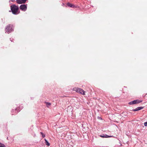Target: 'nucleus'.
Returning <instances> with one entry per match:
<instances>
[{
  "instance_id": "obj_1",
  "label": "nucleus",
  "mask_w": 147,
  "mask_h": 147,
  "mask_svg": "<svg viewBox=\"0 0 147 147\" xmlns=\"http://www.w3.org/2000/svg\"><path fill=\"white\" fill-rule=\"evenodd\" d=\"M11 10L12 13L14 14H17L19 13L18 12L19 7L15 5H12L10 6Z\"/></svg>"
},
{
  "instance_id": "obj_4",
  "label": "nucleus",
  "mask_w": 147,
  "mask_h": 147,
  "mask_svg": "<svg viewBox=\"0 0 147 147\" xmlns=\"http://www.w3.org/2000/svg\"><path fill=\"white\" fill-rule=\"evenodd\" d=\"M142 102V100H134L129 102V105H133L140 103Z\"/></svg>"
},
{
  "instance_id": "obj_12",
  "label": "nucleus",
  "mask_w": 147,
  "mask_h": 147,
  "mask_svg": "<svg viewBox=\"0 0 147 147\" xmlns=\"http://www.w3.org/2000/svg\"><path fill=\"white\" fill-rule=\"evenodd\" d=\"M0 147H5V146L4 144L0 143Z\"/></svg>"
},
{
  "instance_id": "obj_15",
  "label": "nucleus",
  "mask_w": 147,
  "mask_h": 147,
  "mask_svg": "<svg viewBox=\"0 0 147 147\" xmlns=\"http://www.w3.org/2000/svg\"><path fill=\"white\" fill-rule=\"evenodd\" d=\"M144 125L145 126H147V122H145L144 123Z\"/></svg>"
},
{
  "instance_id": "obj_14",
  "label": "nucleus",
  "mask_w": 147,
  "mask_h": 147,
  "mask_svg": "<svg viewBox=\"0 0 147 147\" xmlns=\"http://www.w3.org/2000/svg\"><path fill=\"white\" fill-rule=\"evenodd\" d=\"M40 134L42 135V137L43 138H44L45 137V134H44L43 133L41 132L40 133Z\"/></svg>"
},
{
  "instance_id": "obj_8",
  "label": "nucleus",
  "mask_w": 147,
  "mask_h": 147,
  "mask_svg": "<svg viewBox=\"0 0 147 147\" xmlns=\"http://www.w3.org/2000/svg\"><path fill=\"white\" fill-rule=\"evenodd\" d=\"M67 5L69 7H70L72 8L75 7V6L74 5L69 3H67Z\"/></svg>"
},
{
  "instance_id": "obj_13",
  "label": "nucleus",
  "mask_w": 147,
  "mask_h": 147,
  "mask_svg": "<svg viewBox=\"0 0 147 147\" xmlns=\"http://www.w3.org/2000/svg\"><path fill=\"white\" fill-rule=\"evenodd\" d=\"M15 110L17 111V113H18L21 110L19 109L16 108L15 109Z\"/></svg>"
},
{
  "instance_id": "obj_7",
  "label": "nucleus",
  "mask_w": 147,
  "mask_h": 147,
  "mask_svg": "<svg viewBox=\"0 0 147 147\" xmlns=\"http://www.w3.org/2000/svg\"><path fill=\"white\" fill-rule=\"evenodd\" d=\"M143 108H144V107H139L137 108L136 109H133L132 111H137L143 109Z\"/></svg>"
},
{
  "instance_id": "obj_6",
  "label": "nucleus",
  "mask_w": 147,
  "mask_h": 147,
  "mask_svg": "<svg viewBox=\"0 0 147 147\" xmlns=\"http://www.w3.org/2000/svg\"><path fill=\"white\" fill-rule=\"evenodd\" d=\"M27 0H17L16 1L17 3L19 4L24 3Z\"/></svg>"
},
{
  "instance_id": "obj_3",
  "label": "nucleus",
  "mask_w": 147,
  "mask_h": 147,
  "mask_svg": "<svg viewBox=\"0 0 147 147\" xmlns=\"http://www.w3.org/2000/svg\"><path fill=\"white\" fill-rule=\"evenodd\" d=\"M13 30L12 25L10 24L7 25L5 29V32H7L8 34L13 31Z\"/></svg>"
},
{
  "instance_id": "obj_10",
  "label": "nucleus",
  "mask_w": 147,
  "mask_h": 147,
  "mask_svg": "<svg viewBox=\"0 0 147 147\" xmlns=\"http://www.w3.org/2000/svg\"><path fill=\"white\" fill-rule=\"evenodd\" d=\"M45 103H46L47 107H49L51 105V103H50L46 102H45Z\"/></svg>"
},
{
  "instance_id": "obj_9",
  "label": "nucleus",
  "mask_w": 147,
  "mask_h": 147,
  "mask_svg": "<svg viewBox=\"0 0 147 147\" xmlns=\"http://www.w3.org/2000/svg\"><path fill=\"white\" fill-rule=\"evenodd\" d=\"M100 136L102 138H110V137H112L113 136H109L106 134L105 135H100Z\"/></svg>"
},
{
  "instance_id": "obj_2",
  "label": "nucleus",
  "mask_w": 147,
  "mask_h": 147,
  "mask_svg": "<svg viewBox=\"0 0 147 147\" xmlns=\"http://www.w3.org/2000/svg\"><path fill=\"white\" fill-rule=\"evenodd\" d=\"M73 90L76 91V92L80 93L83 95H85V92L82 89L79 88L78 87H74L73 88Z\"/></svg>"
},
{
  "instance_id": "obj_5",
  "label": "nucleus",
  "mask_w": 147,
  "mask_h": 147,
  "mask_svg": "<svg viewBox=\"0 0 147 147\" xmlns=\"http://www.w3.org/2000/svg\"><path fill=\"white\" fill-rule=\"evenodd\" d=\"M20 8L22 10L25 11L27 9V5L24 4L20 6Z\"/></svg>"
},
{
  "instance_id": "obj_11",
  "label": "nucleus",
  "mask_w": 147,
  "mask_h": 147,
  "mask_svg": "<svg viewBox=\"0 0 147 147\" xmlns=\"http://www.w3.org/2000/svg\"><path fill=\"white\" fill-rule=\"evenodd\" d=\"M45 143L46 144L47 146H49L50 145L49 143L48 142L46 139H45Z\"/></svg>"
}]
</instances>
